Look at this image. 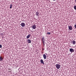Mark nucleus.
<instances>
[{"label":"nucleus","instance_id":"1","mask_svg":"<svg viewBox=\"0 0 76 76\" xmlns=\"http://www.w3.org/2000/svg\"><path fill=\"white\" fill-rule=\"evenodd\" d=\"M45 37H42V42L43 45H45Z\"/></svg>","mask_w":76,"mask_h":76},{"label":"nucleus","instance_id":"2","mask_svg":"<svg viewBox=\"0 0 76 76\" xmlns=\"http://www.w3.org/2000/svg\"><path fill=\"white\" fill-rule=\"evenodd\" d=\"M60 65L57 64H56V67L57 68V69H59L60 68Z\"/></svg>","mask_w":76,"mask_h":76},{"label":"nucleus","instance_id":"3","mask_svg":"<svg viewBox=\"0 0 76 76\" xmlns=\"http://www.w3.org/2000/svg\"><path fill=\"white\" fill-rule=\"evenodd\" d=\"M32 28L34 29H35L37 28V26H36V25H34L32 26Z\"/></svg>","mask_w":76,"mask_h":76},{"label":"nucleus","instance_id":"4","mask_svg":"<svg viewBox=\"0 0 76 76\" xmlns=\"http://www.w3.org/2000/svg\"><path fill=\"white\" fill-rule=\"evenodd\" d=\"M68 28L69 30H72V29H73L72 26H68Z\"/></svg>","mask_w":76,"mask_h":76},{"label":"nucleus","instance_id":"5","mask_svg":"<svg viewBox=\"0 0 76 76\" xmlns=\"http://www.w3.org/2000/svg\"><path fill=\"white\" fill-rule=\"evenodd\" d=\"M20 25H21V26H22V27H24V26H25V24L24 23H22L21 24H20Z\"/></svg>","mask_w":76,"mask_h":76},{"label":"nucleus","instance_id":"6","mask_svg":"<svg viewBox=\"0 0 76 76\" xmlns=\"http://www.w3.org/2000/svg\"><path fill=\"white\" fill-rule=\"evenodd\" d=\"M71 43L72 44V43L73 45H75L76 44V41L75 40H73L71 42Z\"/></svg>","mask_w":76,"mask_h":76},{"label":"nucleus","instance_id":"7","mask_svg":"<svg viewBox=\"0 0 76 76\" xmlns=\"http://www.w3.org/2000/svg\"><path fill=\"white\" fill-rule=\"evenodd\" d=\"M69 51L73 53L74 51V49H73V48H70L69 49Z\"/></svg>","mask_w":76,"mask_h":76},{"label":"nucleus","instance_id":"8","mask_svg":"<svg viewBox=\"0 0 76 76\" xmlns=\"http://www.w3.org/2000/svg\"><path fill=\"white\" fill-rule=\"evenodd\" d=\"M43 57L44 58V59H46L47 58V56L45 55V54H44L43 55Z\"/></svg>","mask_w":76,"mask_h":76},{"label":"nucleus","instance_id":"9","mask_svg":"<svg viewBox=\"0 0 76 76\" xmlns=\"http://www.w3.org/2000/svg\"><path fill=\"white\" fill-rule=\"evenodd\" d=\"M39 13L38 12H36V15L37 16H39Z\"/></svg>","mask_w":76,"mask_h":76},{"label":"nucleus","instance_id":"10","mask_svg":"<svg viewBox=\"0 0 76 76\" xmlns=\"http://www.w3.org/2000/svg\"><path fill=\"white\" fill-rule=\"evenodd\" d=\"M27 42H28V43H31V41L29 39H28Z\"/></svg>","mask_w":76,"mask_h":76},{"label":"nucleus","instance_id":"11","mask_svg":"<svg viewBox=\"0 0 76 76\" xmlns=\"http://www.w3.org/2000/svg\"><path fill=\"white\" fill-rule=\"evenodd\" d=\"M31 37V34H29L28 36H27L26 37V39H28Z\"/></svg>","mask_w":76,"mask_h":76},{"label":"nucleus","instance_id":"12","mask_svg":"<svg viewBox=\"0 0 76 76\" xmlns=\"http://www.w3.org/2000/svg\"><path fill=\"white\" fill-rule=\"evenodd\" d=\"M40 62L41 63H42V64H44V61L42 59H41L40 60Z\"/></svg>","mask_w":76,"mask_h":76},{"label":"nucleus","instance_id":"13","mask_svg":"<svg viewBox=\"0 0 76 76\" xmlns=\"http://www.w3.org/2000/svg\"><path fill=\"white\" fill-rule=\"evenodd\" d=\"M3 60V58L1 57V56L0 57V61H2Z\"/></svg>","mask_w":76,"mask_h":76},{"label":"nucleus","instance_id":"14","mask_svg":"<svg viewBox=\"0 0 76 76\" xmlns=\"http://www.w3.org/2000/svg\"><path fill=\"white\" fill-rule=\"evenodd\" d=\"M12 4H11L10 5V9H12Z\"/></svg>","mask_w":76,"mask_h":76},{"label":"nucleus","instance_id":"15","mask_svg":"<svg viewBox=\"0 0 76 76\" xmlns=\"http://www.w3.org/2000/svg\"><path fill=\"white\" fill-rule=\"evenodd\" d=\"M74 9H75V10H76V6H74Z\"/></svg>","mask_w":76,"mask_h":76},{"label":"nucleus","instance_id":"16","mask_svg":"<svg viewBox=\"0 0 76 76\" xmlns=\"http://www.w3.org/2000/svg\"><path fill=\"white\" fill-rule=\"evenodd\" d=\"M47 34H48V35H50L51 34V33L50 32H48L47 33Z\"/></svg>","mask_w":76,"mask_h":76},{"label":"nucleus","instance_id":"17","mask_svg":"<svg viewBox=\"0 0 76 76\" xmlns=\"http://www.w3.org/2000/svg\"><path fill=\"white\" fill-rule=\"evenodd\" d=\"M74 27H75V29H76V24L75 25Z\"/></svg>","mask_w":76,"mask_h":76},{"label":"nucleus","instance_id":"18","mask_svg":"<svg viewBox=\"0 0 76 76\" xmlns=\"http://www.w3.org/2000/svg\"><path fill=\"white\" fill-rule=\"evenodd\" d=\"M1 47H2V46L1 45H0V48H1Z\"/></svg>","mask_w":76,"mask_h":76},{"label":"nucleus","instance_id":"19","mask_svg":"<svg viewBox=\"0 0 76 76\" xmlns=\"http://www.w3.org/2000/svg\"><path fill=\"white\" fill-rule=\"evenodd\" d=\"M45 54H46V55H47V56H48V55L47 54V53H45Z\"/></svg>","mask_w":76,"mask_h":76},{"label":"nucleus","instance_id":"20","mask_svg":"<svg viewBox=\"0 0 76 76\" xmlns=\"http://www.w3.org/2000/svg\"><path fill=\"white\" fill-rule=\"evenodd\" d=\"M53 1H56V0H53Z\"/></svg>","mask_w":76,"mask_h":76},{"label":"nucleus","instance_id":"21","mask_svg":"<svg viewBox=\"0 0 76 76\" xmlns=\"http://www.w3.org/2000/svg\"><path fill=\"white\" fill-rule=\"evenodd\" d=\"M75 3H76V0H75Z\"/></svg>","mask_w":76,"mask_h":76}]
</instances>
